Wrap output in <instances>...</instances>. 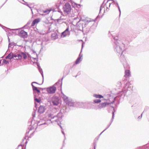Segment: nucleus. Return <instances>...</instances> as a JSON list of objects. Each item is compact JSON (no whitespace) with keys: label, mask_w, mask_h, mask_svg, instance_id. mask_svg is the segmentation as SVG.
Wrapping results in <instances>:
<instances>
[{"label":"nucleus","mask_w":149,"mask_h":149,"mask_svg":"<svg viewBox=\"0 0 149 149\" xmlns=\"http://www.w3.org/2000/svg\"><path fill=\"white\" fill-rule=\"evenodd\" d=\"M52 102L54 105L57 106L59 104L58 97L55 96L53 97L52 99Z\"/></svg>","instance_id":"f8f14e48"},{"label":"nucleus","mask_w":149,"mask_h":149,"mask_svg":"<svg viewBox=\"0 0 149 149\" xmlns=\"http://www.w3.org/2000/svg\"><path fill=\"white\" fill-rule=\"evenodd\" d=\"M120 54L121 55L120 59L121 62L123 63L124 68L125 69L129 68V66L127 63L124 55H123L122 53Z\"/></svg>","instance_id":"0eeeda50"},{"label":"nucleus","mask_w":149,"mask_h":149,"mask_svg":"<svg viewBox=\"0 0 149 149\" xmlns=\"http://www.w3.org/2000/svg\"><path fill=\"white\" fill-rule=\"evenodd\" d=\"M83 44H82V49L83 48Z\"/></svg>","instance_id":"603ef678"},{"label":"nucleus","mask_w":149,"mask_h":149,"mask_svg":"<svg viewBox=\"0 0 149 149\" xmlns=\"http://www.w3.org/2000/svg\"><path fill=\"white\" fill-rule=\"evenodd\" d=\"M115 40L113 44L114 50L118 55L123 53L125 47V41L123 39H118L117 37H115L112 34H110Z\"/></svg>","instance_id":"7ed1b4c3"},{"label":"nucleus","mask_w":149,"mask_h":149,"mask_svg":"<svg viewBox=\"0 0 149 149\" xmlns=\"http://www.w3.org/2000/svg\"><path fill=\"white\" fill-rule=\"evenodd\" d=\"M27 142L26 141V143Z\"/></svg>","instance_id":"bf43d9fd"},{"label":"nucleus","mask_w":149,"mask_h":149,"mask_svg":"<svg viewBox=\"0 0 149 149\" xmlns=\"http://www.w3.org/2000/svg\"><path fill=\"white\" fill-rule=\"evenodd\" d=\"M2 64H8V62L6 60L4 59L2 61Z\"/></svg>","instance_id":"bb28decb"},{"label":"nucleus","mask_w":149,"mask_h":149,"mask_svg":"<svg viewBox=\"0 0 149 149\" xmlns=\"http://www.w3.org/2000/svg\"><path fill=\"white\" fill-rule=\"evenodd\" d=\"M31 23V21H29L27 24L24 26V27H25L26 28H27L28 27H29V26L30 24Z\"/></svg>","instance_id":"c85d7f7f"},{"label":"nucleus","mask_w":149,"mask_h":149,"mask_svg":"<svg viewBox=\"0 0 149 149\" xmlns=\"http://www.w3.org/2000/svg\"><path fill=\"white\" fill-rule=\"evenodd\" d=\"M111 123H110V124L108 125L107 127L105 129H106V130L109 127V126H110V125H111Z\"/></svg>","instance_id":"72a5a7b5"},{"label":"nucleus","mask_w":149,"mask_h":149,"mask_svg":"<svg viewBox=\"0 0 149 149\" xmlns=\"http://www.w3.org/2000/svg\"><path fill=\"white\" fill-rule=\"evenodd\" d=\"M101 135V134H99V136H100Z\"/></svg>","instance_id":"6e6d98bb"},{"label":"nucleus","mask_w":149,"mask_h":149,"mask_svg":"<svg viewBox=\"0 0 149 149\" xmlns=\"http://www.w3.org/2000/svg\"><path fill=\"white\" fill-rule=\"evenodd\" d=\"M13 43L9 42L8 45V47H11V46L13 45Z\"/></svg>","instance_id":"2f4dec72"},{"label":"nucleus","mask_w":149,"mask_h":149,"mask_svg":"<svg viewBox=\"0 0 149 149\" xmlns=\"http://www.w3.org/2000/svg\"><path fill=\"white\" fill-rule=\"evenodd\" d=\"M94 102L95 103H98L100 102H101V100L99 99H96L93 100Z\"/></svg>","instance_id":"cd10ccee"},{"label":"nucleus","mask_w":149,"mask_h":149,"mask_svg":"<svg viewBox=\"0 0 149 149\" xmlns=\"http://www.w3.org/2000/svg\"><path fill=\"white\" fill-rule=\"evenodd\" d=\"M131 76L130 71L129 70H125V75L124 77L125 78L129 77Z\"/></svg>","instance_id":"f3484780"},{"label":"nucleus","mask_w":149,"mask_h":149,"mask_svg":"<svg viewBox=\"0 0 149 149\" xmlns=\"http://www.w3.org/2000/svg\"><path fill=\"white\" fill-rule=\"evenodd\" d=\"M95 109H97V108H95Z\"/></svg>","instance_id":"864d4df0"},{"label":"nucleus","mask_w":149,"mask_h":149,"mask_svg":"<svg viewBox=\"0 0 149 149\" xmlns=\"http://www.w3.org/2000/svg\"><path fill=\"white\" fill-rule=\"evenodd\" d=\"M110 33V31H109V33Z\"/></svg>","instance_id":"5fc2aeb1"},{"label":"nucleus","mask_w":149,"mask_h":149,"mask_svg":"<svg viewBox=\"0 0 149 149\" xmlns=\"http://www.w3.org/2000/svg\"><path fill=\"white\" fill-rule=\"evenodd\" d=\"M19 35L24 38H27L28 36L27 33L23 30L20 31L19 33Z\"/></svg>","instance_id":"ddd939ff"},{"label":"nucleus","mask_w":149,"mask_h":149,"mask_svg":"<svg viewBox=\"0 0 149 149\" xmlns=\"http://www.w3.org/2000/svg\"><path fill=\"white\" fill-rule=\"evenodd\" d=\"M22 57H23L24 59H25L27 58V56L25 54L23 53H22L21 54H17V58H16V59H21L22 58Z\"/></svg>","instance_id":"9b49d317"},{"label":"nucleus","mask_w":149,"mask_h":149,"mask_svg":"<svg viewBox=\"0 0 149 149\" xmlns=\"http://www.w3.org/2000/svg\"><path fill=\"white\" fill-rule=\"evenodd\" d=\"M72 5L73 6V7H75V5H74L73 3H72Z\"/></svg>","instance_id":"8fccbe9b"},{"label":"nucleus","mask_w":149,"mask_h":149,"mask_svg":"<svg viewBox=\"0 0 149 149\" xmlns=\"http://www.w3.org/2000/svg\"><path fill=\"white\" fill-rule=\"evenodd\" d=\"M64 1H71L70 0H63Z\"/></svg>","instance_id":"49530a36"},{"label":"nucleus","mask_w":149,"mask_h":149,"mask_svg":"<svg viewBox=\"0 0 149 149\" xmlns=\"http://www.w3.org/2000/svg\"><path fill=\"white\" fill-rule=\"evenodd\" d=\"M38 70L39 72L41 74L42 77V81L41 83H38V84L39 85H41L42 84L43 82L44 81V76L43 74V72L42 70V69L40 67L39 65V64L38 63Z\"/></svg>","instance_id":"9d476101"},{"label":"nucleus","mask_w":149,"mask_h":149,"mask_svg":"<svg viewBox=\"0 0 149 149\" xmlns=\"http://www.w3.org/2000/svg\"><path fill=\"white\" fill-rule=\"evenodd\" d=\"M45 123H43V124H40L39 125V126H41V125H45Z\"/></svg>","instance_id":"58836bf2"},{"label":"nucleus","mask_w":149,"mask_h":149,"mask_svg":"<svg viewBox=\"0 0 149 149\" xmlns=\"http://www.w3.org/2000/svg\"><path fill=\"white\" fill-rule=\"evenodd\" d=\"M8 57L9 58V59H10L13 58L16 59V58H17V54H13L12 53H10L9 54H8Z\"/></svg>","instance_id":"2eb2a0df"},{"label":"nucleus","mask_w":149,"mask_h":149,"mask_svg":"<svg viewBox=\"0 0 149 149\" xmlns=\"http://www.w3.org/2000/svg\"><path fill=\"white\" fill-rule=\"evenodd\" d=\"M142 115V113L141 114V116H139V117H138V118H141Z\"/></svg>","instance_id":"4c0bfd02"},{"label":"nucleus","mask_w":149,"mask_h":149,"mask_svg":"<svg viewBox=\"0 0 149 149\" xmlns=\"http://www.w3.org/2000/svg\"><path fill=\"white\" fill-rule=\"evenodd\" d=\"M64 78L63 77L61 79V80H59L58 82L56 83L53 86L48 87L47 88H44V89H46L47 92L49 94H52L54 93L56 91V87L57 85H58V86L61 87V88L62 85V81Z\"/></svg>","instance_id":"20e7f679"},{"label":"nucleus","mask_w":149,"mask_h":149,"mask_svg":"<svg viewBox=\"0 0 149 149\" xmlns=\"http://www.w3.org/2000/svg\"><path fill=\"white\" fill-rule=\"evenodd\" d=\"M39 46H40L39 47H42V43H41L40 45H39V44H38Z\"/></svg>","instance_id":"37998d69"},{"label":"nucleus","mask_w":149,"mask_h":149,"mask_svg":"<svg viewBox=\"0 0 149 149\" xmlns=\"http://www.w3.org/2000/svg\"><path fill=\"white\" fill-rule=\"evenodd\" d=\"M109 10V8H108V7H107V9H106V10H105V11H106V12H107V11H108Z\"/></svg>","instance_id":"c9c22d12"},{"label":"nucleus","mask_w":149,"mask_h":149,"mask_svg":"<svg viewBox=\"0 0 149 149\" xmlns=\"http://www.w3.org/2000/svg\"><path fill=\"white\" fill-rule=\"evenodd\" d=\"M18 30V29H12L13 30H14V31H15V30Z\"/></svg>","instance_id":"09e8293b"},{"label":"nucleus","mask_w":149,"mask_h":149,"mask_svg":"<svg viewBox=\"0 0 149 149\" xmlns=\"http://www.w3.org/2000/svg\"><path fill=\"white\" fill-rule=\"evenodd\" d=\"M111 107L113 108V111L112 112V118L111 119V121H110V123H112V122L113 121V119H114V112H115V111H114V108L113 107V106H112Z\"/></svg>","instance_id":"4be33fe9"},{"label":"nucleus","mask_w":149,"mask_h":149,"mask_svg":"<svg viewBox=\"0 0 149 149\" xmlns=\"http://www.w3.org/2000/svg\"><path fill=\"white\" fill-rule=\"evenodd\" d=\"M62 20H65V19L63 18H61H61L60 19H58L57 20V22L59 24H61L63 22L62 21Z\"/></svg>","instance_id":"a878e982"},{"label":"nucleus","mask_w":149,"mask_h":149,"mask_svg":"<svg viewBox=\"0 0 149 149\" xmlns=\"http://www.w3.org/2000/svg\"><path fill=\"white\" fill-rule=\"evenodd\" d=\"M33 58V59H35L34 58Z\"/></svg>","instance_id":"052dcab7"},{"label":"nucleus","mask_w":149,"mask_h":149,"mask_svg":"<svg viewBox=\"0 0 149 149\" xmlns=\"http://www.w3.org/2000/svg\"><path fill=\"white\" fill-rule=\"evenodd\" d=\"M62 134H63L64 136L65 137V135L64 132L63 131H62Z\"/></svg>","instance_id":"e433bc0d"},{"label":"nucleus","mask_w":149,"mask_h":149,"mask_svg":"<svg viewBox=\"0 0 149 149\" xmlns=\"http://www.w3.org/2000/svg\"><path fill=\"white\" fill-rule=\"evenodd\" d=\"M69 27H68L65 31L61 33V38H64L70 35V33L69 31Z\"/></svg>","instance_id":"1a4fd4ad"},{"label":"nucleus","mask_w":149,"mask_h":149,"mask_svg":"<svg viewBox=\"0 0 149 149\" xmlns=\"http://www.w3.org/2000/svg\"><path fill=\"white\" fill-rule=\"evenodd\" d=\"M112 1V3H114L115 5H116L117 6V7L118 8V10L119 11V16H120V14H121V11H120V7L119 6L118 3L117 1H113V0H108L107 1V3L108 2V1ZM111 3H109V7H110Z\"/></svg>","instance_id":"4468645a"},{"label":"nucleus","mask_w":149,"mask_h":149,"mask_svg":"<svg viewBox=\"0 0 149 149\" xmlns=\"http://www.w3.org/2000/svg\"><path fill=\"white\" fill-rule=\"evenodd\" d=\"M6 59H8V58H9H9L8 57V56H6Z\"/></svg>","instance_id":"a18cd8bd"},{"label":"nucleus","mask_w":149,"mask_h":149,"mask_svg":"<svg viewBox=\"0 0 149 149\" xmlns=\"http://www.w3.org/2000/svg\"><path fill=\"white\" fill-rule=\"evenodd\" d=\"M33 64L35 66V65L37 66V62H33Z\"/></svg>","instance_id":"473e14b6"},{"label":"nucleus","mask_w":149,"mask_h":149,"mask_svg":"<svg viewBox=\"0 0 149 149\" xmlns=\"http://www.w3.org/2000/svg\"><path fill=\"white\" fill-rule=\"evenodd\" d=\"M82 56V55H80V54L79 55L78 57L77 58L75 61V63L76 64H79L81 61V59Z\"/></svg>","instance_id":"a211bd4d"},{"label":"nucleus","mask_w":149,"mask_h":149,"mask_svg":"<svg viewBox=\"0 0 149 149\" xmlns=\"http://www.w3.org/2000/svg\"><path fill=\"white\" fill-rule=\"evenodd\" d=\"M37 23V19H35L32 22L31 26H34L35 24Z\"/></svg>","instance_id":"393cba45"},{"label":"nucleus","mask_w":149,"mask_h":149,"mask_svg":"<svg viewBox=\"0 0 149 149\" xmlns=\"http://www.w3.org/2000/svg\"><path fill=\"white\" fill-rule=\"evenodd\" d=\"M103 3H102V4L101 5V6H100V12L102 9L103 8H104L105 7H106V6L105 5H104V6H103Z\"/></svg>","instance_id":"7c9ffc66"},{"label":"nucleus","mask_w":149,"mask_h":149,"mask_svg":"<svg viewBox=\"0 0 149 149\" xmlns=\"http://www.w3.org/2000/svg\"><path fill=\"white\" fill-rule=\"evenodd\" d=\"M63 9L65 13L69 14L71 10V5L68 3H66L64 5Z\"/></svg>","instance_id":"6e6552de"},{"label":"nucleus","mask_w":149,"mask_h":149,"mask_svg":"<svg viewBox=\"0 0 149 149\" xmlns=\"http://www.w3.org/2000/svg\"><path fill=\"white\" fill-rule=\"evenodd\" d=\"M129 83H126L125 86L123 89L119 93V95L114 98H113L112 101L110 103L103 102L99 104L98 107V108L102 109L105 107L107 105L111 103L113 104L118 98L120 99L121 98H123L126 95V93L128 91H132L133 86Z\"/></svg>","instance_id":"f03ea898"},{"label":"nucleus","mask_w":149,"mask_h":149,"mask_svg":"<svg viewBox=\"0 0 149 149\" xmlns=\"http://www.w3.org/2000/svg\"><path fill=\"white\" fill-rule=\"evenodd\" d=\"M45 107L43 106H41L38 109V112L40 113H43L45 111Z\"/></svg>","instance_id":"dca6fc26"},{"label":"nucleus","mask_w":149,"mask_h":149,"mask_svg":"<svg viewBox=\"0 0 149 149\" xmlns=\"http://www.w3.org/2000/svg\"><path fill=\"white\" fill-rule=\"evenodd\" d=\"M66 103L67 104L70 106H73L74 105V102L72 101L68 100Z\"/></svg>","instance_id":"6ab92c4d"},{"label":"nucleus","mask_w":149,"mask_h":149,"mask_svg":"<svg viewBox=\"0 0 149 149\" xmlns=\"http://www.w3.org/2000/svg\"><path fill=\"white\" fill-rule=\"evenodd\" d=\"M62 97L64 101L66 102L69 100H68V97L65 95H63L62 96Z\"/></svg>","instance_id":"b1692460"},{"label":"nucleus","mask_w":149,"mask_h":149,"mask_svg":"<svg viewBox=\"0 0 149 149\" xmlns=\"http://www.w3.org/2000/svg\"><path fill=\"white\" fill-rule=\"evenodd\" d=\"M52 38L54 40H55L58 38V36L56 33H52Z\"/></svg>","instance_id":"aec40b11"},{"label":"nucleus","mask_w":149,"mask_h":149,"mask_svg":"<svg viewBox=\"0 0 149 149\" xmlns=\"http://www.w3.org/2000/svg\"><path fill=\"white\" fill-rule=\"evenodd\" d=\"M93 96L96 98H101L103 97V96L102 95L99 94H94L93 95Z\"/></svg>","instance_id":"5701e85b"},{"label":"nucleus","mask_w":149,"mask_h":149,"mask_svg":"<svg viewBox=\"0 0 149 149\" xmlns=\"http://www.w3.org/2000/svg\"><path fill=\"white\" fill-rule=\"evenodd\" d=\"M74 5H76V6L78 8V6H80V4H76V3H74Z\"/></svg>","instance_id":"f704fd0d"},{"label":"nucleus","mask_w":149,"mask_h":149,"mask_svg":"<svg viewBox=\"0 0 149 149\" xmlns=\"http://www.w3.org/2000/svg\"><path fill=\"white\" fill-rule=\"evenodd\" d=\"M61 149H62V148H61Z\"/></svg>","instance_id":"680f3d73"},{"label":"nucleus","mask_w":149,"mask_h":149,"mask_svg":"<svg viewBox=\"0 0 149 149\" xmlns=\"http://www.w3.org/2000/svg\"><path fill=\"white\" fill-rule=\"evenodd\" d=\"M40 92V91L38 89V93H39Z\"/></svg>","instance_id":"3c124183"},{"label":"nucleus","mask_w":149,"mask_h":149,"mask_svg":"<svg viewBox=\"0 0 149 149\" xmlns=\"http://www.w3.org/2000/svg\"><path fill=\"white\" fill-rule=\"evenodd\" d=\"M77 76V75H76V76H75V77H76Z\"/></svg>","instance_id":"13d9d810"},{"label":"nucleus","mask_w":149,"mask_h":149,"mask_svg":"<svg viewBox=\"0 0 149 149\" xmlns=\"http://www.w3.org/2000/svg\"><path fill=\"white\" fill-rule=\"evenodd\" d=\"M34 84H37V83L35 82H33L31 84V85L33 87L35 100V107L33 109L34 112L32 114L33 120H32L31 123V125L32 126L30 128V129H29L28 131H27L26 133V136L25 137V139H26V137H28V139L29 138L31 137L33 134L35 132V131H33L32 133V132L31 133L30 136L29 137L28 134L29 133L30 130H31L32 129H35L36 130L37 128V121L35 119V118L36 112L37 110V104H36V102H37V98L36 97L37 94L36 93V92H37V88L36 87H35L33 85Z\"/></svg>","instance_id":"f257e3e1"},{"label":"nucleus","mask_w":149,"mask_h":149,"mask_svg":"<svg viewBox=\"0 0 149 149\" xmlns=\"http://www.w3.org/2000/svg\"><path fill=\"white\" fill-rule=\"evenodd\" d=\"M40 102V100L38 99V103H39Z\"/></svg>","instance_id":"de8ad7c7"},{"label":"nucleus","mask_w":149,"mask_h":149,"mask_svg":"<svg viewBox=\"0 0 149 149\" xmlns=\"http://www.w3.org/2000/svg\"><path fill=\"white\" fill-rule=\"evenodd\" d=\"M25 4L26 6H28L30 8H31V10L32 11V14H33V11H34V10H35V9L34 8H33V9H31V7H30L29 6V5L28 4V3H26V2L25 3Z\"/></svg>","instance_id":"c756f323"},{"label":"nucleus","mask_w":149,"mask_h":149,"mask_svg":"<svg viewBox=\"0 0 149 149\" xmlns=\"http://www.w3.org/2000/svg\"><path fill=\"white\" fill-rule=\"evenodd\" d=\"M51 10L52 9L51 8L47 9L43 11V13L45 14V15H47L48 14Z\"/></svg>","instance_id":"412c9836"},{"label":"nucleus","mask_w":149,"mask_h":149,"mask_svg":"<svg viewBox=\"0 0 149 149\" xmlns=\"http://www.w3.org/2000/svg\"><path fill=\"white\" fill-rule=\"evenodd\" d=\"M63 116V114L61 112H59L56 116H53L51 114H49L48 117L49 118H50L51 119H54V120H51L49 119L48 120L51 121L52 123L55 121L58 123V124L59 125V124L62 120V118Z\"/></svg>","instance_id":"423d86ee"},{"label":"nucleus","mask_w":149,"mask_h":149,"mask_svg":"<svg viewBox=\"0 0 149 149\" xmlns=\"http://www.w3.org/2000/svg\"><path fill=\"white\" fill-rule=\"evenodd\" d=\"M106 130V129H105L100 134H102V133L103 132L105 131Z\"/></svg>","instance_id":"79ce46f5"},{"label":"nucleus","mask_w":149,"mask_h":149,"mask_svg":"<svg viewBox=\"0 0 149 149\" xmlns=\"http://www.w3.org/2000/svg\"><path fill=\"white\" fill-rule=\"evenodd\" d=\"M8 41L9 42H10V39L8 37Z\"/></svg>","instance_id":"a19ab883"},{"label":"nucleus","mask_w":149,"mask_h":149,"mask_svg":"<svg viewBox=\"0 0 149 149\" xmlns=\"http://www.w3.org/2000/svg\"><path fill=\"white\" fill-rule=\"evenodd\" d=\"M40 21V19L39 18H38V23Z\"/></svg>","instance_id":"ea45409f"},{"label":"nucleus","mask_w":149,"mask_h":149,"mask_svg":"<svg viewBox=\"0 0 149 149\" xmlns=\"http://www.w3.org/2000/svg\"><path fill=\"white\" fill-rule=\"evenodd\" d=\"M42 50V47L41 48V49L40 50V52Z\"/></svg>","instance_id":"c03bdc74"},{"label":"nucleus","mask_w":149,"mask_h":149,"mask_svg":"<svg viewBox=\"0 0 149 149\" xmlns=\"http://www.w3.org/2000/svg\"><path fill=\"white\" fill-rule=\"evenodd\" d=\"M39 123V122L38 121V124Z\"/></svg>","instance_id":"4d7b16f0"},{"label":"nucleus","mask_w":149,"mask_h":149,"mask_svg":"<svg viewBox=\"0 0 149 149\" xmlns=\"http://www.w3.org/2000/svg\"><path fill=\"white\" fill-rule=\"evenodd\" d=\"M94 23V22L93 21H92L91 19L81 21L79 26V29L81 31L83 30L88 26V27H90L91 26V25L93 24Z\"/></svg>","instance_id":"39448f33"}]
</instances>
